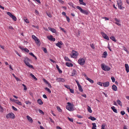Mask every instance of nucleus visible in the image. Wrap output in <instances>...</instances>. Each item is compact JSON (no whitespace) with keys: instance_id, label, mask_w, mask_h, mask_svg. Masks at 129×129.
<instances>
[{"instance_id":"nucleus-1","label":"nucleus","mask_w":129,"mask_h":129,"mask_svg":"<svg viewBox=\"0 0 129 129\" xmlns=\"http://www.w3.org/2000/svg\"><path fill=\"white\" fill-rule=\"evenodd\" d=\"M24 62L25 64L29 67L32 68H33V66L30 64L29 63L30 60L28 57H25L24 58Z\"/></svg>"},{"instance_id":"nucleus-2","label":"nucleus","mask_w":129,"mask_h":129,"mask_svg":"<svg viewBox=\"0 0 129 129\" xmlns=\"http://www.w3.org/2000/svg\"><path fill=\"white\" fill-rule=\"evenodd\" d=\"M76 8L80 11L81 13L84 14L88 15L89 14V12L88 10H83L81 7L78 6H77Z\"/></svg>"},{"instance_id":"nucleus-3","label":"nucleus","mask_w":129,"mask_h":129,"mask_svg":"<svg viewBox=\"0 0 129 129\" xmlns=\"http://www.w3.org/2000/svg\"><path fill=\"white\" fill-rule=\"evenodd\" d=\"M101 66L102 69L105 71H108L110 69V67L105 65L104 63H102Z\"/></svg>"},{"instance_id":"nucleus-4","label":"nucleus","mask_w":129,"mask_h":129,"mask_svg":"<svg viewBox=\"0 0 129 129\" xmlns=\"http://www.w3.org/2000/svg\"><path fill=\"white\" fill-rule=\"evenodd\" d=\"M85 58H80L78 60V63L81 65H83L85 64Z\"/></svg>"},{"instance_id":"nucleus-5","label":"nucleus","mask_w":129,"mask_h":129,"mask_svg":"<svg viewBox=\"0 0 129 129\" xmlns=\"http://www.w3.org/2000/svg\"><path fill=\"white\" fill-rule=\"evenodd\" d=\"M79 54L78 53L77 51L73 50L71 55V57L72 58H76Z\"/></svg>"},{"instance_id":"nucleus-6","label":"nucleus","mask_w":129,"mask_h":129,"mask_svg":"<svg viewBox=\"0 0 129 129\" xmlns=\"http://www.w3.org/2000/svg\"><path fill=\"white\" fill-rule=\"evenodd\" d=\"M6 117L7 119L10 118L13 119L15 118V115L13 113H11L7 114L6 115Z\"/></svg>"},{"instance_id":"nucleus-7","label":"nucleus","mask_w":129,"mask_h":129,"mask_svg":"<svg viewBox=\"0 0 129 129\" xmlns=\"http://www.w3.org/2000/svg\"><path fill=\"white\" fill-rule=\"evenodd\" d=\"M66 109L70 111H73L75 110L73 105H72L71 106H67L66 107Z\"/></svg>"},{"instance_id":"nucleus-8","label":"nucleus","mask_w":129,"mask_h":129,"mask_svg":"<svg viewBox=\"0 0 129 129\" xmlns=\"http://www.w3.org/2000/svg\"><path fill=\"white\" fill-rule=\"evenodd\" d=\"M7 14L11 17L14 21H16L17 19L16 18L14 15H13L10 12H7Z\"/></svg>"},{"instance_id":"nucleus-9","label":"nucleus","mask_w":129,"mask_h":129,"mask_svg":"<svg viewBox=\"0 0 129 129\" xmlns=\"http://www.w3.org/2000/svg\"><path fill=\"white\" fill-rule=\"evenodd\" d=\"M117 2L119 8L120 9H121L122 8V6L121 1L118 0Z\"/></svg>"},{"instance_id":"nucleus-10","label":"nucleus","mask_w":129,"mask_h":129,"mask_svg":"<svg viewBox=\"0 0 129 129\" xmlns=\"http://www.w3.org/2000/svg\"><path fill=\"white\" fill-rule=\"evenodd\" d=\"M56 81L58 82H64L65 81L64 79L62 78H57Z\"/></svg>"},{"instance_id":"nucleus-11","label":"nucleus","mask_w":129,"mask_h":129,"mask_svg":"<svg viewBox=\"0 0 129 129\" xmlns=\"http://www.w3.org/2000/svg\"><path fill=\"white\" fill-rule=\"evenodd\" d=\"M101 34L103 36V37L104 38L106 39L107 40H109V38L108 36L106 35V34H105L104 33H101Z\"/></svg>"},{"instance_id":"nucleus-12","label":"nucleus","mask_w":129,"mask_h":129,"mask_svg":"<svg viewBox=\"0 0 129 129\" xmlns=\"http://www.w3.org/2000/svg\"><path fill=\"white\" fill-rule=\"evenodd\" d=\"M26 118L29 122L30 123H32L33 122V120L32 118L29 116L27 115L26 116Z\"/></svg>"},{"instance_id":"nucleus-13","label":"nucleus","mask_w":129,"mask_h":129,"mask_svg":"<svg viewBox=\"0 0 129 129\" xmlns=\"http://www.w3.org/2000/svg\"><path fill=\"white\" fill-rule=\"evenodd\" d=\"M62 44L63 43L61 41L58 42L56 44V45L60 48H61V46L62 45Z\"/></svg>"},{"instance_id":"nucleus-14","label":"nucleus","mask_w":129,"mask_h":129,"mask_svg":"<svg viewBox=\"0 0 129 129\" xmlns=\"http://www.w3.org/2000/svg\"><path fill=\"white\" fill-rule=\"evenodd\" d=\"M47 38L49 40L51 41H54L55 40V38H53V36L51 35L48 36Z\"/></svg>"},{"instance_id":"nucleus-15","label":"nucleus","mask_w":129,"mask_h":129,"mask_svg":"<svg viewBox=\"0 0 129 129\" xmlns=\"http://www.w3.org/2000/svg\"><path fill=\"white\" fill-rule=\"evenodd\" d=\"M125 67L127 72V73H128L129 72V67L128 64H125Z\"/></svg>"},{"instance_id":"nucleus-16","label":"nucleus","mask_w":129,"mask_h":129,"mask_svg":"<svg viewBox=\"0 0 129 129\" xmlns=\"http://www.w3.org/2000/svg\"><path fill=\"white\" fill-rule=\"evenodd\" d=\"M66 65L67 66L69 67H72L73 66L72 63L68 62L66 63Z\"/></svg>"},{"instance_id":"nucleus-17","label":"nucleus","mask_w":129,"mask_h":129,"mask_svg":"<svg viewBox=\"0 0 129 129\" xmlns=\"http://www.w3.org/2000/svg\"><path fill=\"white\" fill-rule=\"evenodd\" d=\"M103 86L104 87H108L109 84V82L107 81L103 83Z\"/></svg>"},{"instance_id":"nucleus-18","label":"nucleus","mask_w":129,"mask_h":129,"mask_svg":"<svg viewBox=\"0 0 129 129\" xmlns=\"http://www.w3.org/2000/svg\"><path fill=\"white\" fill-rule=\"evenodd\" d=\"M112 88L113 90L116 91L117 90V87L115 85H113L112 87Z\"/></svg>"},{"instance_id":"nucleus-19","label":"nucleus","mask_w":129,"mask_h":129,"mask_svg":"<svg viewBox=\"0 0 129 129\" xmlns=\"http://www.w3.org/2000/svg\"><path fill=\"white\" fill-rule=\"evenodd\" d=\"M35 41L36 43L38 46H40V45L41 43L39 39H37Z\"/></svg>"},{"instance_id":"nucleus-20","label":"nucleus","mask_w":129,"mask_h":129,"mask_svg":"<svg viewBox=\"0 0 129 129\" xmlns=\"http://www.w3.org/2000/svg\"><path fill=\"white\" fill-rule=\"evenodd\" d=\"M48 29L53 33H55L56 32V30L54 28H52L51 27H48Z\"/></svg>"},{"instance_id":"nucleus-21","label":"nucleus","mask_w":129,"mask_h":129,"mask_svg":"<svg viewBox=\"0 0 129 129\" xmlns=\"http://www.w3.org/2000/svg\"><path fill=\"white\" fill-rule=\"evenodd\" d=\"M37 102L40 105L43 104V103L41 100L40 99H39L37 100Z\"/></svg>"},{"instance_id":"nucleus-22","label":"nucleus","mask_w":129,"mask_h":129,"mask_svg":"<svg viewBox=\"0 0 129 129\" xmlns=\"http://www.w3.org/2000/svg\"><path fill=\"white\" fill-rule=\"evenodd\" d=\"M108 54L107 53V52L106 51H105L104 52L103 54V56L102 57H104L105 58L107 56V55Z\"/></svg>"},{"instance_id":"nucleus-23","label":"nucleus","mask_w":129,"mask_h":129,"mask_svg":"<svg viewBox=\"0 0 129 129\" xmlns=\"http://www.w3.org/2000/svg\"><path fill=\"white\" fill-rule=\"evenodd\" d=\"M92 129H96V124L95 123H92Z\"/></svg>"},{"instance_id":"nucleus-24","label":"nucleus","mask_w":129,"mask_h":129,"mask_svg":"<svg viewBox=\"0 0 129 129\" xmlns=\"http://www.w3.org/2000/svg\"><path fill=\"white\" fill-rule=\"evenodd\" d=\"M78 89L81 92H82L83 91V89L81 86L80 85L78 86Z\"/></svg>"},{"instance_id":"nucleus-25","label":"nucleus","mask_w":129,"mask_h":129,"mask_svg":"<svg viewBox=\"0 0 129 129\" xmlns=\"http://www.w3.org/2000/svg\"><path fill=\"white\" fill-rule=\"evenodd\" d=\"M83 0H79V3L80 4L86 6V4L83 1Z\"/></svg>"},{"instance_id":"nucleus-26","label":"nucleus","mask_w":129,"mask_h":129,"mask_svg":"<svg viewBox=\"0 0 129 129\" xmlns=\"http://www.w3.org/2000/svg\"><path fill=\"white\" fill-rule=\"evenodd\" d=\"M111 108L114 112L116 113H117V110L115 109V107L114 106H112L111 107Z\"/></svg>"},{"instance_id":"nucleus-27","label":"nucleus","mask_w":129,"mask_h":129,"mask_svg":"<svg viewBox=\"0 0 129 129\" xmlns=\"http://www.w3.org/2000/svg\"><path fill=\"white\" fill-rule=\"evenodd\" d=\"M116 102L120 106H122L121 102L119 100H117Z\"/></svg>"},{"instance_id":"nucleus-28","label":"nucleus","mask_w":129,"mask_h":129,"mask_svg":"<svg viewBox=\"0 0 129 129\" xmlns=\"http://www.w3.org/2000/svg\"><path fill=\"white\" fill-rule=\"evenodd\" d=\"M56 68L58 70V71H59V73H61L62 72V71H61L59 69V66L57 65H56Z\"/></svg>"},{"instance_id":"nucleus-29","label":"nucleus","mask_w":129,"mask_h":129,"mask_svg":"<svg viewBox=\"0 0 129 129\" xmlns=\"http://www.w3.org/2000/svg\"><path fill=\"white\" fill-rule=\"evenodd\" d=\"M76 71L74 70L73 71H72V73L71 76H75L76 74Z\"/></svg>"},{"instance_id":"nucleus-30","label":"nucleus","mask_w":129,"mask_h":129,"mask_svg":"<svg viewBox=\"0 0 129 129\" xmlns=\"http://www.w3.org/2000/svg\"><path fill=\"white\" fill-rule=\"evenodd\" d=\"M88 118L89 119H90L92 121H94L96 120V118L92 116H90Z\"/></svg>"},{"instance_id":"nucleus-31","label":"nucleus","mask_w":129,"mask_h":129,"mask_svg":"<svg viewBox=\"0 0 129 129\" xmlns=\"http://www.w3.org/2000/svg\"><path fill=\"white\" fill-rule=\"evenodd\" d=\"M32 37L34 40L35 41L36 40L38 39L34 35H32Z\"/></svg>"},{"instance_id":"nucleus-32","label":"nucleus","mask_w":129,"mask_h":129,"mask_svg":"<svg viewBox=\"0 0 129 129\" xmlns=\"http://www.w3.org/2000/svg\"><path fill=\"white\" fill-rule=\"evenodd\" d=\"M29 54L32 56L33 57H34L36 59H37V57L34 55V54L32 52H30L29 53Z\"/></svg>"},{"instance_id":"nucleus-33","label":"nucleus","mask_w":129,"mask_h":129,"mask_svg":"<svg viewBox=\"0 0 129 129\" xmlns=\"http://www.w3.org/2000/svg\"><path fill=\"white\" fill-rule=\"evenodd\" d=\"M87 110L90 113L92 112V111L91 109V107L89 106H88V108H87Z\"/></svg>"},{"instance_id":"nucleus-34","label":"nucleus","mask_w":129,"mask_h":129,"mask_svg":"<svg viewBox=\"0 0 129 129\" xmlns=\"http://www.w3.org/2000/svg\"><path fill=\"white\" fill-rule=\"evenodd\" d=\"M110 38L113 41L116 42V40L115 39V37L113 36H111V37H110Z\"/></svg>"},{"instance_id":"nucleus-35","label":"nucleus","mask_w":129,"mask_h":129,"mask_svg":"<svg viewBox=\"0 0 129 129\" xmlns=\"http://www.w3.org/2000/svg\"><path fill=\"white\" fill-rule=\"evenodd\" d=\"M87 80L88 81L91 83H93V81L90 78H88Z\"/></svg>"},{"instance_id":"nucleus-36","label":"nucleus","mask_w":129,"mask_h":129,"mask_svg":"<svg viewBox=\"0 0 129 129\" xmlns=\"http://www.w3.org/2000/svg\"><path fill=\"white\" fill-rule=\"evenodd\" d=\"M15 103L19 105H22V103L19 102L18 100H17V101H16Z\"/></svg>"},{"instance_id":"nucleus-37","label":"nucleus","mask_w":129,"mask_h":129,"mask_svg":"<svg viewBox=\"0 0 129 129\" xmlns=\"http://www.w3.org/2000/svg\"><path fill=\"white\" fill-rule=\"evenodd\" d=\"M30 75L35 79L37 80V78L32 74L31 73L30 74Z\"/></svg>"},{"instance_id":"nucleus-38","label":"nucleus","mask_w":129,"mask_h":129,"mask_svg":"<svg viewBox=\"0 0 129 129\" xmlns=\"http://www.w3.org/2000/svg\"><path fill=\"white\" fill-rule=\"evenodd\" d=\"M57 109L58 110V111L59 112H61L62 111V110L60 108V107L59 106H57Z\"/></svg>"},{"instance_id":"nucleus-39","label":"nucleus","mask_w":129,"mask_h":129,"mask_svg":"<svg viewBox=\"0 0 129 129\" xmlns=\"http://www.w3.org/2000/svg\"><path fill=\"white\" fill-rule=\"evenodd\" d=\"M45 90L46 91H48V92H49V93H51V92L50 90L47 87H46L45 88Z\"/></svg>"},{"instance_id":"nucleus-40","label":"nucleus","mask_w":129,"mask_h":129,"mask_svg":"<svg viewBox=\"0 0 129 129\" xmlns=\"http://www.w3.org/2000/svg\"><path fill=\"white\" fill-rule=\"evenodd\" d=\"M25 103L26 104H28L29 105H30L31 104V102H30L29 101H26L25 102Z\"/></svg>"},{"instance_id":"nucleus-41","label":"nucleus","mask_w":129,"mask_h":129,"mask_svg":"<svg viewBox=\"0 0 129 129\" xmlns=\"http://www.w3.org/2000/svg\"><path fill=\"white\" fill-rule=\"evenodd\" d=\"M64 59L66 61H71L70 59L67 57H65Z\"/></svg>"},{"instance_id":"nucleus-42","label":"nucleus","mask_w":129,"mask_h":129,"mask_svg":"<svg viewBox=\"0 0 129 129\" xmlns=\"http://www.w3.org/2000/svg\"><path fill=\"white\" fill-rule=\"evenodd\" d=\"M39 112L40 113H41V114H42L43 115H44V113L40 109H39Z\"/></svg>"},{"instance_id":"nucleus-43","label":"nucleus","mask_w":129,"mask_h":129,"mask_svg":"<svg viewBox=\"0 0 129 129\" xmlns=\"http://www.w3.org/2000/svg\"><path fill=\"white\" fill-rule=\"evenodd\" d=\"M97 84L101 86H103V83L100 82H98Z\"/></svg>"},{"instance_id":"nucleus-44","label":"nucleus","mask_w":129,"mask_h":129,"mask_svg":"<svg viewBox=\"0 0 129 129\" xmlns=\"http://www.w3.org/2000/svg\"><path fill=\"white\" fill-rule=\"evenodd\" d=\"M64 86L65 87L68 89H70V87L69 85H64Z\"/></svg>"},{"instance_id":"nucleus-45","label":"nucleus","mask_w":129,"mask_h":129,"mask_svg":"<svg viewBox=\"0 0 129 129\" xmlns=\"http://www.w3.org/2000/svg\"><path fill=\"white\" fill-rule=\"evenodd\" d=\"M120 113L122 115H123L125 114V113L124 111H123L120 112Z\"/></svg>"},{"instance_id":"nucleus-46","label":"nucleus","mask_w":129,"mask_h":129,"mask_svg":"<svg viewBox=\"0 0 129 129\" xmlns=\"http://www.w3.org/2000/svg\"><path fill=\"white\" fill-rule=\"evenodd\" d=\"M12 109L14 111H16L17 110V109L15 108L14 106H12Z\"/></svg>"},{"instance_id":"nucleus-47","label":"nucleus","mask_w":129,"mask_h":129,"mask_svg":"<svg viewBox=\"0 0 129 129\" xmlns=\"http://www.w3.org/2000/svg\"><path fill=\"white\" fill-rule=\"evenodd\" d=\"M105 124H103L101 126V129H105Z\"/></svg>"},{"instance_id":"nucleus-48","label":"nucleus","mask_w":129,"mask_h":129,"mask_svg":"<svg viewBox=\"0 0 129 129\" xmlns=\"http://www.w3.org/2000/svg\"><path fill=\"white\" fill-rule=\"evenodd\" d=\"M111 79L112 80V82H114L115 81V79L114 77H111Z\"/></svg>"},{"instance_id":"nucleus-49","label":"nucleus","mask_w":129,"mask_h":129,"mask_svg":"<svg viewBox=\"0 0 129 129\" xmlns=\"http://www.w3.org/2000/svg\"><path fill=\"white\" fill-rule=\"evenodd\" d=\"M66 19H67V21L68 22H70V20L69 18L67 16H66Z\"/></svg>"},{"instance_id":"nucleus-50","label":"nucleus","mask_w":129,"mask_h":129,"mask_svg":"<svg viewBox=\"0 0 129 129\" xmlns=\"http://www.w3.org/2000/svg\"><path fill=\"white\" fill-rule=\"evenodd\" d=\"M43 80L44 82L46 83L47 84L49 83L45 79H43Z\"/></svg>"},{"instance_id":"nucleus-51","label":"nucleus","mask_w":129,"mask_h":129,"mask_svg":"<svg viewBox=\"0 0 129 129\" xmlns=\"http://www.w3.org/2000/svg\"><path fill=\"white\" fill-rule=\"evenodd\" d=\"M24 50L27 52H29V50L27 49V48H24Z\"/></svg>"},{"instance_id":"nucleus-52","label":"nucleus","mask_w":129,"mask_h":129,"mask_svg":"<svg viewBox=\"0 0 129 129\" xmlns=\"http://www.w3.org/2000/svg\"><path fill=\"white\" fill-rule=\"evenodd\" d=\"M70 89V92L71 93H74V90L73 89H70H70Z\"/></svg>"},{"instance_id":"nucleus-53","label":"nucleus","mask_w":129,"mask_h":129,"mask_svg":"<svg viewBox=\"0 0 129 129\" xmlns=\"http://www.w3.org/2000/svg\"><path fill=\"white\" fill-rule=\"evenodd\" d=\"M68 119L69 120H70V121L73 122V119L72 118H70L69 117H68Z\"/></svg>"},{"instance_id":"nucleus-54","label":"nucleus","mask_w":129,"mask_h":129,"mask_svg":"<svg viewBox=\"0 0 129 129\" xmlns=\"http://www.w3.org/2000/svg\"><path fill=\"white\" fill-rule=\"evenodd\" d=\"M59 28L60 29V30L63 31V32H64V33L66 32V31L64 30V29L63 28H62L61 27H60Z\"/></svg>"},{"instance_id":"nucleus-55","label":"nucleus","mask_w":129,"mask_h":129,"mask_svg":"<svg viewBox=\"0 0 129 129\" xmlns=\"http://www.w3.org/2000/svg\"><path fill=\"white\" fill-rule=\"evenodd\" d=\"M43 51H44V52L45 53H47V52L46 50V49L44 48H43Z\"/></svg>"},{"instance_id":"nucleus-56","label":"nucleus","mask_w":129,"mask_h":129,"mask_svg":"<svg viewBox=\"0 0 129 129\" xmlns=\"http://www.w3.org/2000/svg\"><path fill=\"white\" fill-rule=\"evenodd\" d=\"M77 116L79 118H83V117L82 116L79 115H77Z\"/></svg>"},{"instance_id":"nucleus-57","label":"nucleus","mask_w":129,"mask_h":129,"mask_svg":"<svg viewBox=\"0 0 129 129\" xmlns=\"http://www.w3.org/2000/svg\"><path fill=\"white\" fill-rule=\"evenodd\" d=\"M90 46L91 48H92V49H94V46L93 44H90Z\"/></svg>"},{"instance_id":"nucleus-58","label":"nucleus","mask_w":129,"mask_h":129,"mask_svg":"<svg viewBox=\"0 0 129 129\" xmlns=\"http://www.w3.org/2000/svg\"><path fill=\"white\" fill-rule=\"evenodd\" d=\"M47 14L49 17H51V15L50 13H47Z\"/></svg>"},{"instance_id":"nucleus-59","label":"nucleus","mask_w":129,"mask_h":129,"mask_svg":"<svg viewBox=\"0 0 129 129\" xmlns=\"http://www.w3.org/2000/svg\"><path fill=\"white\" fill-rule=\"evenodd\" d=\"M115 20L117 22H120V21L119 20L117 19L116 18H114Z\"/></svg>"},{"instance_id":"nucleus-60","label":"nucleus","mask_w":129,"mask_h":129,"mask_svg":"<svg viewBox=\"0 0 129 129\" xmlns=\"http://www.w3.org/2000/svg\"><path fill=\"white\" fill-rule=\"evenodd\" d=\"M83 76L86 79L88 78L86 74H83Z\"/></svg>"},{"instance_id":"nucleus-61","label":"nucleus","mask_w":129,"mask_h":129,"mask_svg":"<svg viewBox=\"0 0 129 129\" xmlns=\"http://www.w3.org/2000/svg\"><path fill=\"white\" fill-rule=\"evenodd\" d=\"M35 12L36 14L37 15H38L39 14V12L37 10H35Z\"/></svg>"},{"instance_id":"nucleus-62","label":"nucleus","mask_w":129,"mask_h":129,"mask_svg":"<svg viewBox=\"0 0 129 129\" xmlns=\"http://www.w3.org/2000/svg\"><path fill=\"white\" fill-rule=\"evenodd\" d=\"M59 2L61 3V4H63L64 3V2L61 0H58Z\"/></svg>"},{"instance_id":"nucleus-63","label":"nucleus","mask_w":129,"mask_h":129,"mask_svg":"<svg viewBox=\"0 0 129 129\" xmlns=\"http://www.w3.org/2000/svg\"><path fill=\"white\" fill-rule=\"evenodd\" d=\"M75 81L77 83V86H78L80 85L79 83V81H78L76 80H75Z\"/></svg>"},{"instance_id":"nucleus-64","label":"nucleus","mask_w":129,"mask_h":129,"mask_svg":"<svg viewBox=\"0 0 129 129\" xmlns=\"http://www.w3.org/2000/svg\"><path fill=\"white\" fill-rule=\"evenodd\" d=\"M24 20L26 23H29V21L27 19H26Z\"/></svg>"}]
</instances>
